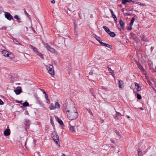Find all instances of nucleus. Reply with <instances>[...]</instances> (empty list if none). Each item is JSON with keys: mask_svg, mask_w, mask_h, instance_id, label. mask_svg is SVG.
Wrapping results in <instances>:
<instances>
[{"mask_svg": "<svg viewBox=\"0 0 156 156\" xmlns=\"http://www.w3.org/2000/svg\"><path fill=\"white\" fill-rule=\"evenodd\" d=\"M67 116L71 120H73L76 119L78 117V112H73V113H67Z\"/></svg>", "mask_w": 156, "mask_h": 156, "instance_id": "obj_1", "label": "nucleus"}, {"mask_svg": "<svg viewBox=\"0 0 156 156\" xmlns=\"http://www.w3.org/2000/svg\"><path fill=\"white\" fill-rule=\"evenodd\" d=\"M46 68L49 73L52 75H54L55 73L53 66L52 65L48 64L46 65Z\"/></svg>", "mask_w": 156, "mask_h": 156, "instance_id": "obj_2", "label": "nucleus"}, {"mask_svg": "<svg viewBox=\"0 0 156 156\" xmlns=\"http://www.w3.org/2000/svg\"><path fill=\"white\" fill-rule=\"evenodd\" d=\"M51 136L54 141L56 142L57 144H58L59 143V139L58 136L56 132L55 131L53 132L51 134Z\"/></svg>", "mask_w": 156, "mask_h": 156, "instance_id": "obj_3", "label": "nucleus"}, {"mask_svg": "<svg viewBox=\"0 0 156 156\" xmlns=\"http://www.w3.org/2000/svg\"><path fill=\"white\" fill-rule=\"evenodd\" d=\"M73 108H75L72 104H68L66 106V110H64L63 112L65 113V111L67 112V113H69L70 110L73 109Z\"/></svg>", "mask_w": 156, "mask_h": 156, "instance_id": "obj_4", "label": "nucleus"}, {"mask_svg": "<svg viewBox=\"0 0 156 156\" xmlns=\"http://www.w3.org/2000/svg\"><path fill=\"white\" fill-rule=\"evenodd\" d=\"M5 17L8 20H14L13 18L10 14L7 12H5Z\"/></svg>", "mask_w": 156, "mask_h": 156, "instance_id": "obj_5", "label": "nucleus"}, {"mask_svg": "<svg viewBox=\"0 0 156 156\" xmlns=\"http://www.w3.org/2000/svg\"><path fill=\"white\" fill-rule=\"evenodd\" d=\"M45 46L47 48V50H48L49 51L51 52H55V49L50 47L49 45H48V44L46 43L44 44Z\"/></svg>", "mask_w": 156, "mask_h": 156, "instance_id": "obj_6", "label": "nucleus"}, {"mask_svg": "<svg viewBox=\"0 0 156 156\" xmlns=\"http://www.w3.org/2000/svg\"><path fill=\"white\" fill-rule=\"evenodd\" d=\"M8 52L5 50H3L2 51V53L5 57H9L10 59H12L13 57H12L11 56L12 55L11 54H10L8 53Z\"/></svg>", "mask_w": 156, "mask_h": 156, "instance_id": "obj_7", "label": "nucleus"}, {"mask_svg": "<svg viewBox=\"0 0 156 156\" xmlns=\"http://www.w3.org/2000/svg\"><path fill=\"white\" fill-rule=\"evenodd\" d=\"M24 124L25 129L26 131H27V129H28L30 125V121L29 120H26L24 122Z\"/></svg>", "mask_w": 156, "mask_h": 156, "instance_id": "obj_8", "label": "nucleus"}, {"mask_svg": "<svg viewBox=\"0 0 156 156\" xmlns=\"http://www.w3.org/2000/svg\"><path fill=\"white\" fill-rule=\"evenodd\" d=\"M115 112H116V114H115V115L114 116V117L115 119L118 120L119 119V118H118V116H122V115L120 113L117 112L115 109Z\"/></svg>", "mask_w": 156, "mask_h": 156, "instance_id": "obj_9", "label": "nucleus"}, {"mask_svg": "<svg viewBox=\"0 0 156 156\" xmlns=\"http://www.w3.org/2000/svg\"><path fill=\"white\" fill-rule=\"evenodd\" d=\"M118 84L119 85V87L121 88H123L124 87V83L123 82V81L121 80H119V82L118 83Z\"/></svg>", "mask_w": 156, "mask_h": 156, "instance_id": "obj_10", "label": "nucleus"}, {"mask_svg": "<svg viewBox=\"0 0 156 156\" xmlns=\"http://www.w3.org/2000/svg\"><path fill=\"white\" fill-rule=\"evenodd\" d=\"M10 134V130L9 129H6L4 132V134L5 136H9Z\"/></svg>", "mask_w": 156, "mask_h": 156, "instance_id": "obj_11", "label": "nucleus"}, {"mask_svg": "<svg viewBox=\"0 0 156 156\" xmlns=\"http://www.w3.org/2000/svg\"><path fill=\"white\" fill-rule=\"evenodd\" d=\"M13 91L17 95L20 94L22 92L21 87H20V89L17 90H14Z\"/></svg>", "mask_w": 156, "mask_h": 156, "instance_id": "obj_12", "label": "nucleus"}, {"mask_svg": "<svg viewBox=\"0 0 156 156\" xmlns=\"http://www.w3.org/2000/svg\"><path fill=\"white\" fill-rule=\"evenodd\" d=\"M101 44L102 46H104L108 47V48H112V46L111 45H109V44H107L106 43H103L102 42L101 43Z\"/></svg>", "mask_w": 156, "mask_h": 156, "instance_id": "obj_13", "label": "nucleus"}, {"mask_svg": "<svg viewBox=\"0 0 156 156\" xmlns=\"http://www.w3.org/2000/svg\"><path fill=\"white\" fill-rule=\"evenodd\" d=\"M70 131L73 133H75L76 130L74 126H70L69 128Z\"/></svg>", "mask_w": 156, "mask_h": 156, "instance_id": "obj_14", "label": "nucleus"}, {"mask_svg": "<svg viewBox=\"0 0 156 156\" xmlns=\"http://www.w3.org/2000/svg\"><path fill=\"white\" fill-rule=\"evenodd\" d=\"M30 46V48L32 49H33V50L35 52H36V54H37V51H38L37 50V49L35 47H34L33 46L31 45H29Z\"/></svg>", "mask_w": 156, "mask_h": 156, "instance_id": "obj_15", "label": "nucleus"}, {"mask_svg": "<svg viewBox=\"0 0 156 156\" xmlns=\"http://www.w3.org/2000/svg\"><path fill=\"white\" fill-rule=\"evenodd\" d=\"M119 23L121 27L122 28H124V23L121 19H120L119 20Z\"/></svg>", "mask_w": 156, "mask_h": 156, "instance_id": "obj_16", "label": "nucleus"}, {"mask_svg": "<svg viewBox=\"0 0 156 156\" xmlns=\"http://www.w3.org/2000/svg\"><path fill=\"white\" fill-rule=\"evenodd\" d=\"M103 28L108 34L110 31L109 29L106 26H104L103 27Z\"/></svg>", "mask_w": 156, "mask_h": 156, "instance_id": "obj_17", "label": "nucleus"}, {"mask_svg": "<svg viewBox=\"0 0 156 156\" xmlns=\"http://www.w3.org/2000/svg\"><path fill=\"white\" fill-rule=\"evenodd\" d=\"M135 86L137 87V88H136V89L137 91H139L141 90V88L139 86L138 83H135Z\"/></svg>", "mask_w": 156, "mask_h": 156, "instance_id": "obj_18", "label": "nucleus"}, {"mask_svg": "<svg viewBox=\"0 0 156 156\" xmlns=\"http://www.w3.org/2000/svg\"><path fill=\"white\" fill-rule=\"evenodd\" d=\"M138 67L140 70L144 73L145 72V70L143 68V66L141 65L140 64L138 66Z\"/></svg>", "mask_w": 156, "mask_h": 156, "instance_id": "obj_19", "label": "nucleus"}, {"mask_svg": "<svg viewBox=\"0 0 156 156\" xmlns=\"http://www.w3.org/2000/svg\"><path fill=\"white\" fill-rule=\"evenodd\" d=\"M108 34L112 37H114L115 36V34L114 32H111V31H110Z\"/></svg>", "mask_w": 156, "mask_h": 156, "instance_id": "obj_20", "label": "nucleus"}, {"mask_svg": "<svg viewBox=\"0 0 156 156\" xmlns=\"http://www.w3.org/2000/svg\"><path fill=\"white\" fill-rule=\"evenodd\" d=\"M94 37L101 44V43L102 42L100 40L101 39L100 38V37L98 36L95 35L94 36Z\"/></svg>", "mask_w": 156, "mask_h": 156, "instance_id": "obj_21", "label": "nucleus"}, {"mask_svg": "<svg viewBox=\"0 0 156 156\" xmlns=\"http://www.w3.org/2000/svg\"><path fill=\"white\" fill-rule=\"evenodd\" d=\"M75 112H77V110L76 108H73V109L69 111V113H73Z\"/></svg>", "mask_w": 156, "mask_h": 156, "instance_id": "obj_22", "label": "nucleus"}, {"mask_svg": "<svg viewBox=\"0 0 156 156\" xmlns=\"http://www.w3.org/2000/svg\"><path fill=\"white\" fill-rule=\"evenodd\" d=\"M134 20L135 18L134 17H133L132 18L131 22L129 23V26H132L133 25Z\"/></svg>", "mask_w": 156, "mask_h": 156, "instance_id": "obj_23", "label": "nucleus"}, {"mask_svg": "<svg viewBox=\"0 0 156 156\" xmlns=\"http://www.w3.org/2000/svg\"><path fill=\"white\" fill-rule=\"evenodd\" d=\"M57 121L61 125H64V123L59 118H58Z\"/></svg>", "mask_w": 156, "mask_h": 156, "instance_id": "obj_24", "label": "nucleus"}, {"mask_svg": "<svg viewBox=\"0 0 156 156\" xmlns=\"http://www.w3.org/2000/svg\"><path fill=\"white\" fill-rule=\"evenodd\" d=\"M36 54L37 55L39 56L41 58H42L43 59H44L43 56V55L42 54L40 53L38 51H37V54Z\"/></svg>", "mask_w": 156, "mask_h": 156, "instance_id": "obj_25", "label": "nucleus"}, {"mask_svg": "<svg viewBox=\"0 0 156 156\" xmlns=\"http://www.w3.org/2000/svg\"><path fill=\"white\" fill-rule=\"evenodd\" d=\"M13 42L16 44L19 45L21 44L18 41V40L14 38L13 39Z\"/></svg>", "mask_w": 156, "mask_h": 156, "instance_id": "obj_26", "label": "nucleus"}, {"mask_svg": "<svg viewBox=\"0 0 156 156\" xmlns=\"http://www.w3.org/2000/svg\"><path fill=\"white\" fill-rule=\"evenodd\" d=\"M23 105L24 107H26L29 106V104L27 101H26L23 104Z\"/></svg>", "mask_w": 156, "mask_h": 156, "instance_id": "obj_27", "label": "nucleus"}, {"mask_svg": "<svg viewBox=\"0 0 156 156\" xmlns=\"http://www.w3.org/2000/svg\"><path fill=\"white\" fill-rule=\"evenodd\" d=\"M55 109L56 108H59L60 107V105L58 102H56L55 103Z\"/></svg>", "mask_w": 156, "mask_h": 156, "instance_id": "obj_28", "label": "nucleus"}, {"mask_svg": "<svg viewBox=\"0 0 156 156\" xmlns=\"http://www.w3.org/2000/svg\"><path fill=\"white\" fill-rule=\"evenodd\" d=\"M138 156H143V153L142 151L139 150L138 151Z\"/></svg>", "mask_w": 156, "mask_h": 156, "instance_id": "obj_29", "label": "nucleus"}, {"mask_svg": "<svg viewBox=\"0 0 156 156\" xmlns=\"http://www.w3.org/2000/svg\"><path fill=\"white\" fill-rule=\"evenodd\" d=\"M49 108L51 110H53L55 109V107L53 104H51L49 107Z\"/></svg>", "mask_w": 156, "mask_h": 156, "instance_id": "obj_30", "label": "nucleus"}, {"mask_svg": "<svg viewBox=\"0 0 156 156\" xmlns=\"http://www.w3.org/2000/svg\"><path fill=\"white\" fill-rule=\"evenodd\" d=\"M140 37L141 39V40L144 41H147L146 39L145 38V36L144 35H141L140 36Z\"/></svg>", "mask_w": 156, "mask_h": 156, "instance_id": "obj_31", "label": "nucleus"}, {"mask_svg": "<svg viewBox=\"0 0 156 156\" xmlns=\"http://www.w3.org/2000/svg\"><path fill=\"white\" fill-rule=\"evenodd\" d=\"M114 132L116 133V135L119 137V138L121 137V135L119 133L117 130H115Z\"/></svg>", "mask_w": 156, "mask_h": 156, "instance_id": "obj_32", "label": "nucleus"}, {"mask_svg": "<svg viewBox=\"0 0 156 156\" xmlns=\"http://www.w3.org/2000/svg\"><path fill=\"white\" fill-rule=\"evenodd\" d=\"M137 98L139 100H140L142 98L141 95L139 94H137Z\"/></svg>", "mask_w": 156, "mask_h": 156, "instance_id": "obj_33", "label": "nucleus"}, {"mask_svg": "<svg viewBox=\"0 0 156 156\" xmlns=\"http://www.w3.org/2000/svg\"><path fill=\"white\" fill-rule=\"evenodd\" d=\"M127 2H128V0H122V3L123 5H125Z\"/></svg>", "mask_w": 156, "mask_h": 156, "instance_id": "obj_34", "label": "nucleus"}, {"mask_svg": "<svg viewBox=\"0 0 156 156\" xmlns=\"http://www.w3.org/2000/svg\"><path fill=\"white\" fill-rule=\"evenodd\" d=\"M14 18L17 20L18 21H19L20 20V18H19L18 16L17 15H16L14 16Z\"/></svg>", "mask_w": 156, "mask_h": 156, "instance_id": "obj_35", "label": "nucleus"}, {"mask_svg": "<svg viewBox=\"0 0 156 156\" xmlns=\"http://www.w3.org/2000/svg\"><path fill=\"white\" fill-rule=\"evenodd\" d=\"M139 5L142 6H146V4L145 3H141L140 2H138Z\"/></svg>", "mask_w": 156, "mask_h": 156, "instance_id": "obj_36", "label": "nucleus"}, {"mask_svg": "<svg viewBox=\"0 0 156 156\" xmlns=\"http://www.w3.org/2000/svg\"><path fill=\"white\" fill-rule=\"evenodd\" d=\"M87 110L89 113L92 116H93V114L91 111V110L90 109H87Z\"/></svg>", "mask_w": 156, "mask_h": 156, "instance_id": "obj_37", "label": "nucleus"}, {"mask_svg": "<svg viewBox=\"0 0 156 156\" xmlns=\"http://www.w3.org/2000/svg\"><path fill=\"white\" fill-rule=\"evenodd\" d=\"M112 75V76L114 78H115V74H114V72L113 71H111V72H109Z\"/></svg>", "mask_w": 156, "mask_h": 156, "instance_id": "obj_38", "label": "nucleus"}, {"mask_svg": "<svg viewBox=\"0 0 156 156\" xmlns=\"http://www.w3.org/2000/svg\"><path fill=\"white\" fill-rule=\"evenodd\" d=\"M113 18L114 20L115 21V22L116 23H117V18H116V16L115 15L114 16H113Z\"/></svg>", "mask_w": 156, "mask_h": 156, "instance_id": "obj_39", "label": "nucleus"}, {"mask_svg": "<svg viewBox=\"0 0 156 156\" xmlns=\"http://www.w3.org/2000/svg\"><path fill=\"white\" fill-rule=\"evenodd\" d=\"M125 15L127 16H130L131 15V14L129 13H125Z\"/></svg>", "mask_w": 156, "mask_h": 156, "instance_id": "obj_40", "label": "nucleus"}, {"mask_svg": "<svg viewBox=\"0 0 156 156\" xmlns=\"http://www.w3.org/2000/svg\"><path fill=\"white\" fill-rule=\"evenodd\" d=\"M50 121H51V124L53 125V124H54V123L53 122L52 120V117H50Z\"/></svg>", "mask_w": 156, "mask_h": 156, "instance_id": "obj_41", "label": "nucleus"}, {"mask_svg": "<svg viewBox=\"0 0 156 156\" xmlns=\"http://www.w3.org/2000/svg\"><path fill=\"white\" fill-rule=\"evenodd\" d=\"M4 104L3 102L0 99V105H2Z\"/></svg>", "mask_w": 156, "mask_h": 156, "instance_id": "obj_42", "label": "nucleus"}, {"mask_svg": "<svg viewBox=\"0 0 156 156\" xmlns=\"http://www.w3.org/2000/svg\"><path fill=\"white\" fill-rule=\"evenodd\" d=\"M107 68L108 69V70L109 71H113L111 69V68L109 67V66H108L107 67Z\"/></svg>", "mask_w": 156, "mask_h": 156, "instance_id": "obj_43", "label": "nucleus"}, {"mask_svg": "<svg viewBox=\"0 0 156 156\" xmlns=\"http://www.w3.org/2000/svg\"><path fill=\"white\" fill-rule=\"evenodd\" d=\"M45 98L46 100H47V99H48V95L46 94V93H45Z\"/></svg>", "mask_w": 156, "mask_h": 156, "instance_id": "obj_44", "label": "nucleus"}, {"mask_svg": "<svg viewBox=\"0 0 156 156\" xmlns=\"http://www.w3.org/2000/svg\"><path fill=\"white\" fill-rule=\"evenodd\" d=\"M24 13L26 15L28 16L29 15L28 14L27 12L25 10H24Z\"/></svg>", "mask_w": 156, "mask_h": 156, "instance_id": "obj_45", "label": "nucleus"}, {"mask_svg": "<svg viewBox=\"0 0 156 156\" xmlns=\"http://www.w3.org/2000/svg\"><path fill=\"white\" fill-rule=\"evenodd\" d=\"M51 2L55 4V0H53L51 1Z\"/></svg>", "mask_w": 156, "mask_h": 156, "instance_id": "obj_46", "label": "nucleus"}, {"mask_svg": "<svg viewBox=\"0 0 156 156\" xmlns=\"http://www.w3.org/2000/svg\"><path fill=\"white\" fill-rule=\"evenodd\" d=\"M131 27L132 26H130L128 28V29L129 30H131L132 29Z\"/></svg>", "mask_w": 156, "mask_h": 156, "instance_id": "obj_47", "label": "nucleus"}, {"mask_svg": "<svg viewBox=\"0 0 156 156\" xmlns=\"http://www.w3.org/2000/svg\"><path fill=\"white\" fill-rule=\"evenodd\" d=\"M46 100H47V103H48V104L50 103V100L48 99H47Z\"/></svg>", "mask_w": 156, "mask_h": 156, "instance_id": "obj_48", "label": "nucleus"}, {"mask_svg": "<svg viewBox=\"0 0 156 156\" xmlns=\"http://www.w3.org/2000/svg\"><path fill=\"white\" fill-rule=\"evenodd\" d=\"M16 102H18V103H21V102H22V101H17V100H16Z\"/></svg>", "mask_w": 156, "mask_h": 156, "instance_id": "obj_49", "label": "nucleus"}, {"mask_svg": "<svg viewBox=\"0 0 156 156\" xmlns=\"http://www.w3.org/2000/svg\"><path fill=\"white\" fill-rule=\"evenodd\" d=\"M3 10V9L2 7H0V12L2 11Z\"/></svg>", "mask_w": 156, "mask_h": 156, "instance_id": "obj_50", "label": "nucleus"}, {"mask_svg": "<svg viewBox=\"0 0 156 156\" xmlns=\"http://www.w3.org/2000/svg\"><path fill=\"white\" fill-rule=\"evenodd\" d=\"M128 2H129L130 3L131 2H134L132 0H128Z\"/></svg>", "mask_w": 156, "mask_h": 156, "instance_id": "obj_51", "label": "nucleus"}, {"mask_svg": "<svg viewBox=\"0 0 156 156\" xmlns=\"http://www.w3.org/2000/svg\"><path fill=\"white\" fill-rule=\"evenodd\" d=\"M112 13V17H113V16H115V15L114 14V13L113 12H112V13Z\"/></svg>", "mask_w": 156, "mask_h": 156, "instance_id": "obj_52", "label": "nucleus"}, {"mask_svg": "<svg viewBox=\"0 0 156 156\" xmlns=\"http://www.w3.org/2000/svg\"><path fill=\"white\" fill-rule=\"evenodd\" d=\"M41 90L42 91H43V94H45V93H46L45 92L44 90L41 89Z\"/></svg>", "mask_w": 156, "mask_h": 156, "instance_id": "obj_53", "label": "nucleus"}, {"mask_svg": "<svg viewBox=\"0 0 156 156\" xmlns=\"http://www.w3.org/2000/svg\"><path fill=\"white\" fill-rule=\"evenodd\" d=\"M111 142L113 143V144H115V141L114 140H111Z\"/></svg>", "mask_w": 156, "mask_h": 156, "instance_id": "obj_54", "label": "nucleus"}, {"mask_svg": "<svg viewBox=\"0 0 156 156\" xmlns=\"http://www.w3.org/2000/svg\"><path fill=\"white\" fill-rule=\"evenodd\" d=\"M89 74L90 75H92L93 74V72H89Z\"/></svg>", "mask_w": 156, "mask_h": 156, "instance_id": "obj_55", "label": "nucleus"}, {"mask_svg": "<svg viewBox=\"0 0 156 156\" xmlns=\"http://www.w3.org/2000/svg\"><path fill=\"white\" fill-rule=\"evenodd\" d=\"M154 47H151V51H152V50H153V49H154Z\"/></svg>", "mask_w": 156, "mask_h": 156, "instance_id": "obj_56", "label": "nucleus"}, {"mask_svg": "<svg viewBox=\"0 0 156 156\" xmlns=\"http://www.w3.org/2000/svg\"><path fill=\"white\" fill-rule=\"evenodd\" d=\"M148 83H149L150 85H151L152 84V83L151 82H149Z\"/></svg>", "mask_w": 156, "mask_h": 156, "instance_id": "obj_57", "label": "nucleus"}, {"mask_svg": "<svg viewBox=\"0 0 156 156\" xmlns=\"http://www.w3.org/2000/svg\"><path fill=\"white\" fill-rule=\"evenodd\" d=\"M110 11L111 12V13H112V12H113V11L111 9H110Z\"/></svg>", "mask_w": 156, "mask_h": 156, "instance_id": "obj_58", "label": "nucleus"}, {"mask_svg": "<svg viewBox=\"0 0 156 156\" xmlns=\"http://www.w3.org/2000/svg\"><path fill=\"white\" fill-rule=\"evenodd\" d=\"M62 155L63 156H66V155L65 154H62Z\"/></svg>", "mask_w": 156, "mask_h": 156, "instance_id": "obj_59", "label": "nucleus"}, {"mask_svg": "<svg viewBox=\"0 0 156 156\" xmlns=\"http://www.w3.org/2000/svg\"><path fill=\"white\" fill-rule=\"evenodd\" d=\"M127 117L128 118H130V117L129 116H128V115L127 116Z\"/></svg>", "mask_w": 156, "mask_h": 156, "instance_id": "obj_60", "label": "nucleus"}, {"mask_svg": "<svg viewBox=\"0 0 156 156\" xmlns=\"http://www.w3.org/2000/svg\"><path fill=\"white\" fill-rule=\"evenodd\" d=\"M140 109L141 110H143V108H140Z\"/></svg>", "mask_w": 156, "mask_h": 156, "instance_id": "obj_61", "label": "nucleus"}]
</instances>
